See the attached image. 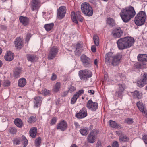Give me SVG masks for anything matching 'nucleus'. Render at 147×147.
Listing matches in <instances>:
<instances>
[{
  "mask_svg": "<svg viewBox=\"0 0 147 147\" xmlns=\"http://www.w3.org/2000/svg\"><path fill=\"white\" fill-rule=\"evenodd\" d=\"M122 57V55L120 54H117L115 55H113L111 64L113 66L117 65L121 61Z\"/></svg>",
  "mask_w": 147,
  "mask_h": 147,
  "instance_id": "nucleus-13",
  "label": "nucleus"
},
{
  "mask_svg": "<svg viewBox=\"0 0 147 147\" xmlns=\"http://www.w3.org/2000/svg\"><path fill=\"white\" fill-rule=\"evenodd\" d=\"M122 132L121 131H116V134L118 135H119Z\"/></svg>",
  "mask_w": 147,
  "mask_h": 147,
  "instance_id": "nucleus-63",
  "label": "nucleus"
},
{
  "mask_svg": "<svg viewBox=\"0 0 147 147\" xmlns=\"http://www.w3.org/2000/svg\"><path fill=\"white\" fill-rule=\"evenodd\" d=\"M57 121V118L55 117H53L51 119V122L50 124L51 125L55 124Z\"/></svg>",
  "mask_w": 147,
  "mask_h": 147,
  "instance_id": "nucleus-50",
  "label": "nucleus"
},
{
  "mask_svg": "<svg viewBox=\"0 0 147 147\" xmlns=\"http://www.w3.org/2000/svg\"><path fill=\"white\" fill-rule=\"evenodd\" d=\"M84 93V91L82 89L81 90H79L78 92H77L75 94H76L78 97H79V96H80L81 94H83Z\"/></svg>",
  "mask_w": 147,
  "mask_h": 147,
  "instance_id": "nucleus-51",
  "label": "nucleus"
},
{
  "mask_svg": "<svg viewBox=\"0 0 147 147\" xmlns=\"http://www.w3.org/2000/svg\"><path fill=\"white\" fill-rule=\"evenodd\" d=\"M134 42L133 38L127 36L119 39L117 43L119 49L123 50L130 47L133 45Z\"/></svg>",
  "mask_w": 147,
  "mask_h": 147,
  "instance_id": "nucleus-1",
  "label": "nucleus"
},
{
  "mask_svg": "<svg viewBox=\"0 0 147 147\" xmlns=\"http://www.w3.org/2000/svg\"><path fill=\"white\" fill-rule=\"evenodd\" d=\"M26 57L27 60L31 62H35L38 59L37 55L34 54H27Z\"/></svg>",
  "mask_w": 147,
  "mask_h": 147,
  "instance_id": "nucleus-20",
  "label": "nucleus"
},
{
  "mask_svg": "<svg viewBox=\"0 0 147 147\" xmlns=\"http://www.w3.org/2000/svg\"><path fill=\"white\" fill-rule=\"evenodd\" d=\"M67 124L66 121L64 120H62L60 121L57 124L56 128L57 129H60L63 131L67 129Z\"/></svg>",
  "mask_w": 147,
  "mask_h": 147,
  "instance_id": "nucleus-11",
  "label": "nucleus"
},
{
  "mask_svg": "<svg viewBox=\"0 0 147 147\" xmlns=\"http://www.w3.org/2000/svg\"><path fill=\"white\" fill-rule=\"evenodd\" d=\"M22 138L23 141V144L24 145V147H26L28 144V140L23 135L22 136Z\"/></svg>",
  "mask_w": 147,
  "mask_h": 147,
  "instance_id": "nucleus-40",
  "label": "nucleus"
},
{
  "mask_svg": "<svg viewBox=\"0 0 147 147\" xmlns=\"http://www.w3.org/2000/svg\"><path fill=\"white\" fill-rule=\"evenodd\" d=\"M123 34V31L120 28H116L112 31L111 35L115 38L121 37Z\"/></svg>",
  "mask_w": 147,
  "mask_h": 147,
  "instance_id": "nucleus-10",
  "label": "nucleus"
},
{
  "mask_svg": "<svg viewBox=\"0 0 147 147\" xmlns=\"http://www.w3.org/2000/svg\"><path fill=\"white\" fill-rule=\"evenodd\" d=\"M3 85L4 86H10V82L8 80H4Z\"/></svg>",
  "mask_w": 147,
  "mask_h": 147,
  "instance_id": "nucleus-47",
  "label": "nucleus"
},
{
  "mask_svg": "<svg viewBox=\"0 0 147 147\" xmlns=\"http://www.w3.org/2000/svg\"><path fill=\"white\" fill-rule=\"evenodd\" d=\"M113 54L111 52H109L106 53L105 55V62L106 64H109L111 63V61L113 59Z\"/></svg>",
  "mask_w": 147,
  "mask_h": 147,
  "instance_id": "nucleus-16",
  "label": "nucleus"
},
{
  "mask_svg": "<svg viewBox=\"0 0 147 147\" xmlns=\"http://www.w3.org/2000/svg\"><path fill=\"white\" fill-rule=\"evenodd\" d=\"M138 60L140 61H147V55L139 54L138 55Z\"/></svg>",
  "mask_w": 147,
  "mask_h": 147,
  "instance_id": "nucleus-25",
  "label": "nucleus"
},
{
  "mask_svg": "<svg viewBox=\"0 0 147 147\" xmlns=\"http://www.w3.org/2000/svg\"><path fill=\"white\" fill-rule=\"evenodd\" d=\"M21 69L18 68H17L14 71V76L16 78H18L19 77L20 74L21 73Z\"/></svg>",
  "mask_w": 147,
  "mask_h": 147,
  "instance_id": "nucleus-37",
  "label": "nucleus"
},
{
  "mask_svg": "<svg viewBox=\"0 0 147 147\" xmlns=\"http://www.w3.org/2000/svg\"><path fill=\"white\" fill-rule=\"evenodd\" d=\"M124 89V86L123 85H118V90L115 93V96L119 98H122V94Z\"/></svg>",
  "mask_w": 147,
  "mask_h": 147,
  "instance_id": "nucleus-18",
  "label": "nucleus"
},
{
  "mask_svg": "<svg viewBox=\"0 0 147 147\" xmlns=\"http://www.w3.org/2000/svg\"><path fill=\"white\" fill-rule=\"evenodd\" d=\"M141 78L137 81V86L140 87H143L147 83V73H144L141 74Z\"/></svg>",
  "mask_w": 147,
  "mask_h": 147,
  "instance_id": "nucleus-8",
  "label": "nucleus"
},
{
  "mask_svg": "<svg viewBox=\"0 0 147 147\" xmlns=\"http://www.w3.org/2000/svg\"><path fill=\"white\" fill-rule=\"evenodd\" d=\"M80 132L82 135L86 136L88 133L89 130L88 129L84 127L80 129Z\"/></svg>",
  "mask_w": 147,
  "mask_h": 147,
  "instance_id": "nucleus-33",
  "label": "nucleus"
},
{
  "mask_svg": "<svg viewBox=\"0 0 147 147\" xmlns=\"http://www.w3.org/2000/svg\"><path fill=\"white\" fill-rule=\"evenodd\" d=\"M42 94L46 95L49 94L50 93V91L48 90L45 88L43 89L42 90Z\"/></svg>",
  "mask_w": 147,
  "mask_h": 147,
  "instance_id": "nucleus-46",
  "label": "nucleus"
},
{
  "mask_svg": "<svg viewBox=\"0 0 147 147\" xmlns=\"http://www.w3.org/2000/svg\"><path fill=\"white\" fill-rule=\"evenodd\" d=\"M124 122L129 125H131L133 123L134 121L132 118L127 117L125 119Z\"/></svg>",
  "mask_w": 147,
  "mask_h": 147,
  "instance_id": "nucleus-36",
  "label": "nucleus"
},
{
  "mask_svg": "<svg viewBox=\"0 0 147 147\" xmlns=\"http://www.w3.org/2000/svg\"><path fill=\"white\" fill-rule=\"evenodd\" d=\"M126 9H134L133 7L131 6H129L127 7Z\"/></svg>",
  "mask_w": 147,
  "mask_h": 147,
  "instance_id": "nucleus-62",
  "label": "nucleus"
},
{
  "mask_svg": "<svg viewBox=\"0 0 147 147\" xmlns=\"http://www.w3.org/2000/svg\"><path fill=\"white\" fill-rule=\"evenodd\" d=\"M41 139L40 137L37 138L35 141V146L37 147H38L40 145L41 143Z\"/></svg>",
  "mask_w": 147,
  "mask_h": 147,
  "instance_id": "nucleus-42",
  "label": "nucleus"
},
{
  "mask_svg": "<svg viewBox=\"0 0 147 147\" xmlns=\"http://www.w3.org/2000/svg\"><path fill=\"white\" fill-rule=\"evenodd\" d=\"M14 57V54L11 51H8L5 55L4 57L5 60L8 61H12Z\"/></svg>",
  "mask_w": 147,
  "mask_h": 147,
  "instance_id": "nucleus-17",
  "label": "nucleus"
},
{
  "mask_svg": "<svg viewBox=\"0 0 147 147\" xmlns=\"http://www.w3.org/2000/svg\"><path fill=\"white\" fill-rule=\"evenodd\" d=\"M31 36V34L30 33H28L26 35V41L28 42Z\"/></svg>",
  "mask_w": 147,
  "mask_h": 147,
  "instance_id": "nucleus-53",
  "label": "nucleus"
},
{
  "mask_svg": "<svg viewBox=\"0 0 147 147\" xmlns=\"http://www.w3.org/2000/svg\"><path fill=\"white\" fill-rule=\"evenodd\" d=\"M91 50L93 52H95L96 51V49L95 45H92L91 47Z\"/></svg>",
  "mask_w": 147,
  "mask_h": 147,
  "instance_id": "nucleus-57",
  "label": "nucleus"
},
{
  "mask_svg": "<svg viewBox=\"0 0 147 147\" xmlns=\"http://www.w3.org/2000/svg\"><path fill=\"white\" fill-rule=\"evenodd\" d=\"M36 120V116H31L29 118L28 121V123L30 124L34 122Z\"/></svg>",
  "mask_w": 147,
  "mask_h": 147,
  "instance_id": "nucleus-41",
  "label": "nucleus"
},
{
  "mask_svg": "<svg viewBox=\"0 0 147 147\" xmlns=\"http://www.w3.org/2000/svg\"><path fill=\"white\" fill-rule=\"evenodd\" d=\"M107 23L109 25H113L114 23V20L112 18H109L107 19Z\"/></svg>",
  "mask_w": 147,
  "mask_h": 147,
  "instance_id": "nucleus-45",
  "label": "nucleus"
},
{
  "mask_svg": "<svg viewBox=\"0 0 147 147\" xmlns=\"http://www.w3.org/2000/svg\"><path fill=\"white\" fill-rule=\"evenodd\" d=\"M78 75L81 80H85L92 76V73L88 69L81 70L79 71Z\"/></svg>",
  "mask_w": 147,
  "mask_h": 147,
  "instance_id": "nucleus-4",
  "label": "nucleus"
},
{
  "mask_svg": "<svg viewBox=\"0 0 147 147\" xmlns=\"http://www.w3.org/2000/svg\"><path fill=\"white\" fill-rule=\"evenodd\" d=\"M82 12L88 16H91L93 13V10H82Z\"/></svg>",
  "mask_w": 147,
  "mask_h": 147,
  "instance_id": "nucleus-35",
  "label": "nucleus"
},
{
  "mask_svg": "<svg viewBox=\"0 0 147 147\" xmlns=\"http://www.w3.org/2000/svg\"><path fill=\"white\" fill-rule=\"evenodd\" d=\"M14 123L16 126L19 128L22 127L23 125L22 121L21 119L19 118L15 119Z\"/></svg>",
  "mask_w": 147,
  "mask_h": 147,
  "instance_id": "nucleus-24",
  "label": "nucleus"
},
{
  "mask_svg": "<svg viewBox=\"0 0 147 147\" xmlns=\"http://www.w3.org/2000/svg\"><path fill=\"white\" fill-rule=\"evenodd\" d=\"M146 20L145 12L141 11L137 14L134 18V22L137 26H141L144 24Z\"/></svg>",
  "mask_w": 147,
  "mask_h": 147,
  "instance_id": "nucleus-3",
  "label": "nucleus"
},
{
  "mask_svg": "<svg viewBox=\"0 0 147 147\" xmlns=\"http://www.w3.org/2000/svg\"><path fill=\"white\" fill-rule=\"evenodd\" d=\"M70 147H78V146L75 144H72Z\"/></svg>",
  "mask_w": 147,
  "mask_h": 147,
  "instance_id": "nucleus-64",
  "label": "nucleus"
},
{
  "mask_svg": "<svg viewBox=\"0 0 147 147\" xmlns=\"http://www.w3.org/2000/svg\"><path fill=\"white\" fill-rule=\"evenodd\" d=\"M86 106L89 110L94 111L98 109V105L97 102H93L91 100H90L87 102Z\"/></svg>",
  "mask_w": 147,
  "mask_h": 147,
  "instance_id": "nucleus-9",
  "label": "nucleus"
},
{
  "mask_svg": "<svg viewBox=\"0 0 147 147\" xmlns=\"http://www.w3.org/2000/svg\"><path fill=\"white\" fill-rule=\"evenodd\" d=\"M71 16L73 22L76 24L78 23V21L82 22L84 20V18L80 15V11H76V13L74 12H72Z\"/></svg>",
  "mask_w": 147,
  "mask_h": 147,
  "instance_id": "nucleus-5",
  "label": "nucleus"
},
{
  "mask_svg": "<svg viewBox=\"0 0 147 147\" xmlns=\"http://www.w3.org/2000/svg\"><path fill=\"white\" fill-rule=\"evenodd\" d=\"M81 59L85 67H88L91 65V61L90 59L85 55H83L81 56Z\"/></svg>",
  "mask_w": 147,
  "mask_h": 147,
  "instance_id": "nucleus-14",
  "label": "nucleus"
},
{
  "mask_svg": "<svg viewBox=\"0 0 147 147\" xmlns=\"http://www.w3.org/2000/svg\"><path fill=\"white\" fill-rule=\"evenodd\" d=\"M90 94H94V91L93 90H89L88 91Z\"/></svg>",
  "mask_w": 147,
  "mask_h": 147,
  "instance_id": "nucleus-59",
  "label": "nucleus"
},
{
  "mask_svg": "<svg viewBox=\"0 0 147 147\" xmlns=\"http://www.w3.org/2000/svg\"><path fill=\"white\" fill-rule=\"evenodd\" d=\"M98 132V131L96 129H94L91 131L88 136L87 138L88 142L90 143L94 142Z\"/></svg>",
  "mask_w": 147,
  "mask_h": 147,
  "instance_id": "nucleus-6",
  "label": "nucleus"
},
{
  "mask_svg": "<svg viewBox=\"0 0 147 147\" xmlns=\"http://www.w3.org/2000/svg\"><path fill=\"white\" fill-rule=\"evenodd\" d=\"M54 26V24L52 23L45 24L44 26V28L47 31H49L52 29Z\"/></svg>",
  "mask_w": 147,
  "mask_h": 147,
  "instance_id": "nucleus-30",
  "label": "nucleus"
},
{
  "mask_svg": "<svg viewBox=\"0 0 147 147\" xmlns=\"http://www.w3.org/2000/svg\"><path fill=\"white\" fill-rule=\"evenodd\" d=\"M59 49L57 46H53L50 48L48 55V59L51 60L53 59L57 54Z\"/></svg>",
  "mask_w": 147,
  "mask_h": 147,
  "instance_id": "nucleus-7",
  "label": "nucleus"
},
{
  "mask_svg": "<svg viewBox=\"0 0 147 147\" xmlns=\"http://www.w3.org/2000/svg\"><path fill=\"white\" fill-rule=\"evenodd\" d=\"M142 140L145 144H147V135L145 134L143 135Z\"/></svg>",
  "mask_w": 147,
  "mask_h": 147,
  "instance_id": "nucleus-52",
  "label": "nucleus"
},
{
  "mask_svg": "<svg viewBox=\"0 0 147 147\" xmlns=\"http://www.w3.org/2000/svg\"><path fill=\"white\" fill-rule=\"evenodd\" d=\"M135 14V10H123L120 13L122 20L125 23L128 22Z\"/></svg>",
  "mask_w": 147,
  "mask_h": 147,
  "instance_id": "nucleus-2",
  "label": "nucleus"
},
{
  "mask_svg": "<svg viewBox=\"0 0 147 147\" xmlns=\"http://www.w3.org/2000/svg\"><path fill=\"white\" fill-rule=\"evenodd\" d=\"M40 1L39 0H32L31 3V6L34 9V8H37L40 6Z\"/></svg>",
  "mask_w": 147,
  "mask_h": 147,
  "instance_id": "nucleus-22",
  "label": "nucleus"
},
{
  "mask_svg": "<svg viewBox=\"0 0 147 147\" xmlns=\"http://www.w3.org/2000/svg\"><path fill=\"white\" fill-rule=\"evenodd\" d=\"M81 48V45L79 43H78L76 46V50L80 49Z\"/></svg>",
  "mask_w": 147,
  "mask_h": 147,
  "instance_id": "nucleus-58",
  "label": "nucleus"
},
{
  "mask_svg": "<svg viewBox=\"0 0 147 147\" xmlns=\"http://www.w3.org/2000/svg\"><path fill=\"white\" fill-rule=\"evenodd\" d=\"M68 92H68V91H65V92H64L63 93V96H67L68 94Z\"/></svg>",
  "mask_w": 147,
  "mask_h": 147,
  "instance_id": "nucleus-61",
  "label": "nucleus"
},
{
  "mask_svg": "<svg viewBox=\"0 0 147 147\" xmlns=\"http://www.w3.org/2000/svg\"><path fill=\"white\" fill-rule=\"evenodd\" d=\"M78 98V96L76 94H74L71 99V104H74L76 102L77 99Z\"/></svg>",
  "mask_w": 147,
  "mask_h": 147,
  "instance_id": "nucleus-43",
  "label": "nucleus"
},
{
  "mask_svg": "<svg viewBox=\"0 0 147 147\" xmlns=\"http://www.w3.org/2000/svg\"><path fill=\"white\" fill-rule=\"evenodd\" d=\"M20 138H17L14 139L13 140L14 144L17 145L20 144Z\"/></svg>",
  "mask_w": 147,
  "mask_h": 147,
  "instance_id": "nucleus-49",
  "label": "nucleus"
},
{
  "mask_svg": "<svg viewBox=\"0 0 147 147\" xmlns=\"http://www.w3.org/2000/svg\"><path fill=\"white\" fill-rule=\"evenodd\" d=\"M66 13V10H58L57 17L60 19L63 18L64 17Z\"/></svg>",
  "mask_w": 147,
  "mask_h": 147,
  "instance_id": "nucleus-27",
  "label": "nucleus"
},
{
  "mask_svg": "<svg viewBox=\"0 0 147 147\" xmlns=\"http://www.w3.org/2000/svg\"><path fill=\"white\" fill-rule=\"evenodd\" d=\"M76 90V88L74 86H71L68 88V92L70 93H72Z\"/></svg>",
  "mask_w": 147,
  "mask_h": 147,
  "instance_id": "nucleus-48",
  "label": "nucleus"
},
{
  "mask_svg": "<svg viewBox=\"0 0 147 147\" xmlns=\"http://www.w3.org/2000/svg\"><path fill=\"white\" fill-rule=\"evenodd\" d=\"M16 47L18 50H20L24 46L23 40L20 37L17 38L14 41Z\"/></svg>",
  "mask_w": 147,
  "mask_h": 147,
  "instance_id": "nucleus-15",
  "label": "nucleus"
},
{
  "mask_svg": "<svg viewBox=\"0 0 147 147\" xmlns=\"http://www.w3.org/2000/svg\"><path fill=\"white\" fill-rule=\"evenodd\" d=\"M9 131L11 134H16L17 132V129L14 127H11L9 129Z\"/></svg>",
  "mask_w": 147,
  "mask_h": 147,
  "instance_id": "nucleus-44",
  "label": "nucleus"
},
{
  "mask_svg": "<svg viewBox=\"0 0 147 147\" xmlns=\"http://www.w3.org/2000/svg\"><path fill=\"white\" fill-rule=\"evenodd\" d=\"M42 98L39 96H36L34 98L35 100L34 102L36 104H38L39 103H41L42 102Z\"/></svg>",
  "mask_w": 147,
  "mask_h": 147,
  "instance_id": "nucleus-39",
  "label": "nucleus"
},
{
  "mask_svg": "<svg viewBox=\"0 0 147 147\" xmlns=\"http://www.w3.org/2000/svg\"><path fill=\"white\" fill-rule=\"evenodd\" d=\"M141 112L142 113L144 116L147 118V110L146 108L143 111H142Z\"/></svg>",
  "mask_w": 147,
  "mask_h": 147,
  "instance_id": "nucleus-56",
  "label": "nucleus"
},
{
  "mask_svg": "<svg viewBox=\"0 0 147 147\" xmlns=\"http://www.w3.org/2000/svg\"><path fill=\"white\" fill-rule=\"evenodd\" d=\"M129 140V138L126 135L121 136L119 137V140L121 142H128Z\"/></svg>",
  "mask_w": 147,
  "mask_h": 147,
  "instance_id": "nucleus-34",
  "label": "nucleus"
},
{
  "mask_svg": "<svg viewBox=\"0 0 147 147\" xmlns=\"http://www.w3.org/2000/svg\"><path fill=\"white\" fill-rule=\"evenodd\" d=\"M30 134L33 138H35L37 132V129L36 127L31 128L30 130Z\"/></svg>",
  "mask_w": 147,
  "mask_h": 147,
  "instance_id": "nucleus-26",
  "label": "nucleus"
},
{
  "mask_svg": "<svg viewBox=\"0 0 147 147\" xmlns=\"http://www.w3.org/2000/svg\"><path fill=\"white\" fill-rule=\"evenodd\" d=\"M61 86V84L59 82H57L53 86V91L55 93L58 92L60 90Z\"/></svg>",
  "mask_w": 147,
  "mask_h": 147,
  "instance_id": "nucleus-28",
  "label": "nucleus"
},
{
  "mask_svg": "<svg viewBox=\"0 0 147 147\" xmlns=\"http://www.w3.org/2000/svg\"><path fill=\"white\" fill-rule=\"evenodd\" d=\"M92 9L91 7L87 2H84L81 5V9Z\"/></svg>",
  "mask_w": 147,
  "mask_h": 147,
  "instance_id": "nucleus-32",
  "label": "nucleus"
},
{
  "mask_svg": "<svg viewBox=\"0 0 147 147\" xmlns=\"http://www.w3.org/2000/svg\"><path fill=\"white\" fill-rule=\"evenodd\" d=\"M136 105L139 109L141 111H142L145 109H146V107L141 102L139 101L137 103Z\"/></svg>",
  "mask_w": 147,
  "mask_h": 147,
  "instance_id": "nucleus-31",
  "label": "nucleus"
},
{
  "mask_svg": "<svg viewBox=\"0 0 147 147\" xmlns=\"http://www.w3.org/2000/svg\"><path fill=\"white\" fill-rule=\"evenodd\" d=\"M57 77V75L53 73L52 74V76L51 77V80L52 81H54L56 79Z\"/></svg>",
  "mask_w": 147,
  "mask_h": 147,
  "instance_id": "nucleus-55",
  "label": "nucleus"
},
{
  "mask_svg": "<svg viewBox=\"0 0 147 147\" xmlns=\"http://www.w3.org/2000/svg\"><path fill=\"white\" fill-rule=\"evenodd\" d=\"M131 93L132 95L134 98L140 99L142 98V93H140L139 91L136 90Z\"/></svg>",
  "mask_w": 147,
  "mask_h": 147,
  "instance_id": "nucleus-29",
  "label": "nucleus"
},
{
  "mask_svg": "<svg viewBox=\"0 0 147 147\" xmlns=\"http://www.w3.org/2000/svg\"><path fill=\"white\" fill-rule=\"evenodd\" d=\"M66 7L64 6H62L60 7L59 9H66Z\"/></svg>",
  "mask_w": 147,
  "mask_h": 147,
  "instance_id": "nucleus-60",
  "label": "nucleus"
},
{
  "mask_svg": "<svg viewBox=\"0 0 147 147\" xmlns=\"http://www.w3.org/2000/svg\"><path fill=\"white\" fill-rule=\"evenodd\" d=\"M20 22L24 26H26L29 23V19L26 16H21L19 18Z\"/></svg>",
  "mask_w": 147,
  "mask_h": 147,
  "instance_id": "nucleus-19",
  "label": "nucleus"
},
{
  "mask_svg": "<svg viewBox=\"0 0 147 147\" xmlns=\"http://www.w3.org/2000/svg\"><path fill=\"white\" fill-rule=\"evenodd\" d=\"M93 40L95 45L97 46H98L99 44V39L98 36L96 35H94Z\"/></svg>",
  "mask_w": 147,
  "mask_h": 147,
  "instance_id": "nucleus-38",
  "label": "nucleus"
},
{
  "mask_svg": "<svg viewBox=\"0 0 147 147\" xmlns=\"http://www.w3.org/2000/svg\"><path fill=\"white\" fill-rule=\"evenodd\" d=\"M18 86L19 87H23L25 86L26 84V79L23 78H21L19 79L18 81Z\"/></svg>",
  "mask_w": 147,
  "mask_h": 147,
  "instance_id": "nucleus-23",
  "label": "nucleus"
},
{
  "mask_svg": "<svg viewBox=\"0 0 147 147\" xmlns=\"http://www.w3.org/2000/svg\"><path fill=\"white\" fill-rule=\"evenodd\" d=\"M87 115V112L86 108L84 107L81 109L79 112L77 113L75 116L78 119H82Z\"/></svg>",
  "mask_w": 147,
  "mask_h": 147,
  "instance_id": "nucleus-12",
  "label": "nucleus"
},
{
  "mask_svg": "<svg viewBox=\"0 0 147 147\" xmlns=\"http://www.w3.org/2000/svg\"><path fill=\"white\" fill-rule=\"evenodd\" d=\"M112 147H119L118 142L117 141L114 142L112 145Z\"/></svg>",
  "mask_w": 147,
  "mask_h": 147,
  "instance_id": "nucleus-54",
  "label": "nucleus"
},
{
  "mask_svg": "<svg viewBox=\"0 0 147 147\" xmlns=\"http://www.w3.org/2000/svg\"><path fill=\"white\" fill-rule=\"evenodd\" d=\"M109 123L110 126L112 128L119 129L122 128L121 125L117 124L115 121L110 120L109 121Z\"/></svg>",
  "mask_w": 147,
  "mask_h": 147,
  "instance_id": "nucleus-21",
  "label": "nucleus"
}]
</instances>
